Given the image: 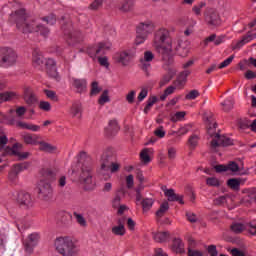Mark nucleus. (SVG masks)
<instances>
[{
	"instance_id": "obj_1",
	"label": "nucleus",
	"mask_w": 256,
	"mask_h": 256,
	"mask_svg": "<svg viewBox=\"0 0 256 256\" xmlns=\"http://www.w3.org/2000/svg\"><path fill=\"white\" fill-rule=\"evenodd\" d=\"M170 31L167 28H160L154 34V47L163 55V57H169L176 51L180 57H187L189 55V41L179 40L177 45L170 38Z\"/></svg>"
},
{
	"instance_id": "obj_2",
	"label": "nucleus",
	"mask_w": 256,
	"mask_h": 256,
	"mask_svg": "<svg viewBox=\"0 0 256 256\" xmlns=\"http://www.w3.org/2000/svg\"><path fill=\"white\" fill-rule=\"evenodd\" d=\"M54 249L61 256L79 255V245L69 236H59L54 240Z\"/></svg>"
},
{
	"instance_id": "obj_3",
	"label": "nucleus",
	"mask_w": 256,
	"mask_h": 256,
	"mask_svg": "<svg viewBox=\"0 0 256 256\" xmlns=\"http://www.w3.org/2000/svg\"><path fill=\"white\" fill-rule=\"evenodd\" d=\"M17 29L22 33H40L43 37H47L49 35V29L45 28V26H39L35 20L31 18H27L25 16H21L17 19L16 22Z\"/></svg>"
},
{
	"instance_id": "obj_4",
	"label": "nucleus",
	"mask_w": 256,
	"mask_h": 256,
	"mask_svg": "<svg viewBox=\"0 0 256 256\" xmlns=\"http://www.w3.org/2000/svg\"><path fill=\"white\" fill-rule=\"evenodd\" d=\"M93 168L91 164H82L79 176V183L85 191H93L97 187L95 179H93Z\"/></svg>"
},
{
	"instance_id": "obj_5",
	"label": "nucleus",
	"mask_w": 256,
	"mask_h": 256,
	"mask_svg": "<svg viewBox=\"0 0 256 256\" xmlns=\"http://www.w3.org/2000/svg\"><path fill=\"white\" fill-rule=\"evenodd\" d=\"M17 52L11 48H0V67H13L17 63Z\"/></svg>"
},
{
	"instance_id": "obj_6",
	"label": "nucleus",
	"mask_w": 256,
	"mask_h": 256,
	"mask_svg": "<svg viewBox=\"0 0 256 256\" xmlns=\"http://www.w3.org/2000/svg\"><path fill=\"white\" fill-rule=\"evenodd\" d=\"M36 193L40 199L49 201L53 197V186L51 183L41 180L36 186Z\"/></svg>"
},
{
	"instance_id": "obj_7",
	"label": "nucleus",
	"mask_w": 256,
	"mask_h": 256,
	"mask_svg": "<svg viewBox=\"0 0 256 256\" xmlns=\"http://www.w3.org/2000/svg\"><path fill=\"white\" fill-rule=\"evenodd\" d=\"M111 47H113L111 41H101L96 46L88 48V55H90L92 59H95L97 55H105L107 51H111Z\"/></svg>"
},
{
	"instance_id": "obj_8",
	"label": "nucleus",
	"mask_w": 256,
	"mask_h": 256,
	"mask_svg": "<svg viewBox=\"0 0 256 256\" xmlns=\"http://www.w3.org/2000/svg\"><path fill=\"white\" fill-rule=\"evenodd\" d=\"M204 19L209 27H219L221 25V16H219V12L214 8H206Z\"/></svg>"
},
{
	"instance_id": "obj_9",
	"label": "nucleus",
	"mask_w": 256,
	"mask_h": 256,
	"mask_svg": "<svg viewBox=\"0 0 256 256\" xmlns=\"http://www.w3.org/2000/svg\"><path fill=\"white\" fill-rule=\"evenodd\" d=\"M135 57V53L130 50H124L120 52H116L113 56V59L116 63L123 65V67H127L133 58Z\"/></svg>"
},
{
	"instance_id": "obj_10",
	"label": "nucleus",
	"mask_w": 256,
	"mask_h": 256,
	"mask_svg": "<svg viewBox=\"0 0 256 256\" xmlns=\"http://www.w3.org/2000/svg\"><path fill=\"white\" fill-rule=\"evenodd\" d=\"M204 121L207 127V133L210 135L212 141L215 139L219 133L216 132L217 122H215V118L213 117V113L208 112L204 114Z\"/></svg>"
},
{
	"instance_id": "obj_11",
	"label": "nucleus",
	"mask_w": 256,
	"mask_h": 256,
	"mask_svg": "<svg viewBox=\"0 0 256 256\" xmlns=\"http://www.w3.org/2000/svg\"><path fill=\"white\" fill-rule=\"evenodd\" d=\"M210 145L211 149H213V151H216L217 147H229L233 145V140H231L227 136H221L216 134L215 139L211 141Z\"/></svg>"
},
{
	"instance_id": "obj_12",
	"label": "nucleus",
	"mask_w": 256,
	"mask_h": 256,
	"mask_svg": "<svg viewBox=\"0 0 256 256\" xmlns=\"http://www.w3.org/2000/svg\"><path fill=\"white\" fill-rule=\"evenodd\" d=\"M71 87L76 91V93H85L87 91V80L85 78H71Z\"/></svg>"
},
{
	"instance_id": "obj_13",
	"label": "nucleus",
	"mask_w": 256,
	"mask_h": 256,
	"mask_svg": "<svg viewBox=\"0 0 256 256\" xmlns=\"http://www.w3.org/2000/svg\"><path fill=\"white\" fill-rule=\"evenodd\" d=\"M39 243V233L35 232L28 236V238L23 242L24 249L27 253H31L33 248Z\"/></svg>"
},
{
	"instance_id": "obj_14",
	"label": "nucleus",
	"mask_w": 256,
	"mask_h": 256,
	"mask_svg": "<svg viewBox=\"0 0 256 256\" xmlns=\"http://www.w3.org/2000/svg\"><path fill=\"white\" fill-rule=\"evenodd\" d=\"M256 39V33L248 32L247 35L243 36L241 40L234 41L232 43V49L235 51L236 49H241L247 43H251V41Z\"/></svg>"
},
{
	"instance_id": "obj_15",
	"label": "nucleus",
	"mask_w": 256,
	"mask_h": 256,
	"mask_svg": "<svg viewBox=\"0 0 256 256\" xmlns=\"http://www.w3.org/2000/svg\"><path fill=\"white\" fill-rule=\"evenodd\" d=\"M155 29V25L151 21H145L141 22L137 26V33H140V35H146V37H149L151 33H153Z\"/></svg>"
},
{
	"instance_id": "obj_16",
	"label": "nucleus",
	"mask_w": 256,
	"mask_h": 256,
	"mask_svg": "<svg viewBox=\"0 0 256 256\" xmlns=\"http://www.w3.org/2000/svg\"><path fill=\"white\" fill-rule=\"evenodd\" d=\"M155 59V55H153V52L146 51L144 52L143 58L140 59V65L141 69L147 73L149 71V68L151 67V61Z\"/></svg>"
},
{
	"instance_id": "obj_17",
	"label": "nucleus",
	"mask_w": 256,
	"mask_h": 256,
	"mask_svg": "<svg viewBox=\"0 0 256 256\" xmlns=\"http://www.w3.org/2000/svg\"><path fill=\"white\" fill-rule=\"evenodd\" d=\"M111 231L113 235L123 237L127 233V230L125 229V218H119L117 220V225L113 226Z\"/></svg>"
},
{
	"instance_id": "obj_18",
	"label": "nucleus",
	"mask_w": 256,
	"mask_h": 256,
	"mask_svg": "<svg viewBox=\"0 0 256 256\" xmlns=\"http://www.w3.org/2000/svg\"><path fill=\"white\" fill-rule=\"evenodd\" d=\"M188 241V256H203V251L196 249L197 248V241L193 239V237L189 236L187 238Z\"/></svg>"
},
{
	"instance_id": "obj_19",
	"label": "nucleus",
	"mask_w": 256,
	"mask_h": 256,
	"mask_svg": "<svg viewBox=\"0 0 256 256\" xmlns=\"http://www.w3.org/2000/svg\"><path fill=\"white\" fill-rule=\"evenodd\" d=\"M214 169L216 170L217 173H223L225 171L237 173V171H239V165L235 162H230L228 165H216Z\"/></svg>"
},
{
	"instance_id": "obj_20",
	"label": "nucleus",
	"mask_w": 256,
	"mask_h": 256,
	"mask_svg": "<svg viewBox=\"0 0 256 256\" xmlns=\"http://www.w3.org/2000/svg\"><path fill=\"white\" fill-rule=\"evenodd\" d=\"M28 168H29V164L26 162L14 165L12 171L9 173V179L13 181L17 177V175L21 173V171H25V169H28Z\"/></svg>"
},
{
	"instance_id": "obj_21",
	"label": "nucleus",
	"mask_w": 256,
	"mask_h": 256,
	"mask_svg": "<svg viewBox=\"0 0 256 256\" xmlns=\"http://www.w3.org/2000/svg\"><path fill=\"white\" fill-rule=\"evenodd\" d=\"M22 138L24 143H26V145H39L41 136L27 133V134H24Z\"/></svg>"
},
{
	"instance_id": "obj_22",
	"label": "nucleus",
	"mask_w": 256,
	"mask_h": 256,
	"mask_svg": "<svg viewBox=\"0 0 256 256\" xmlns=\"http://www.w3.org/2000/svg\"><path fill=\"white\" fill-rule=\"evenodd\" d=\"M171 249L174 253H185V243L181 238H176L172 242Z\"/></svg>"
},
{
	"instance_id": "obj_23",
	"label": "nucleus",
	"mask_w": 256,
	"mask_h": 256,
	"mask_svg": "<svg viewBox=\"0 0 256 256\" xmlns=\"http://www.w3.org/2000/svg\"><path fill=\"white\" fill-rule=\"evenodd\" d=\"M24 101H26L28 105H33V103L37 101V96L29 87L24 88Z\"/></svg>"
},
{
	"instance_id": "obj_24",
	"label": "nucleus",
	"mask_w": 256,
	"mask_h": 256,
	"mask_svg": "<svg viewBox=\"0 0 256 256\" xmlns=\"http://www.w3.org/2000/svg\"><path fill=\"white\" fill-rule=\"evenodd\" d=\"M16 126L19 127L20 129H27L28 131H33L34 133L41 131V126L31 124V123H26L23 121H18L16 123Z\"/></svg>"
},
{
	"instance_id": "obj_25",
	"label": "nucleus",
	"mask_w": 256,
	"mask_h": 256,
	"mask_svg": "<svg viewBox=\"0 0 256 256\" xmlns=\"http://www.w3.org/2000/svg\"><path fill=\"white\" fill-rule=\"evenodd\" d=\"M13 99H19V94L17 92L6 91V92L0 93V103L13 101Z\"/></svg>"
},
{
	"instance_id": "obj_26",
	"label": "nucleus",
	"mask_w": 256,
	"mask_h": 256,
	"mask_svg": "<svg viewBox=\"0 0 256 256\" xmlns=\"http://www.w3.org/2000/svg\"><path fill=\"white\" fill-rule=\"evenodd\" d=\"M152 237L156 243H165L171 237L169 232H153Z\"/></svg>"
},
{
	"instance_id": "obj_27",
	"label": "nucleus",
	"mask_w": 256,
	"mask_h": 256,
	"mask_svg": "<svg viewBox=\"0 0 256 256\" xmlns=\"http://www.w3.org/2000/svg\"><path fill=\"white\" fill-rule=\"evenodd\" d=\"M190 75L191 70H183L182 72H180L176 80V85L178 87L185 85L187 83V77H189Z\"/></svg>"
},
{
	"instance_id": "obj_28",
	"label": "nucleus",
	"mask_w": 256,
	"mask_h": 256,
	"mask_svg": "<svg viewBox=\"0 0 256 256\" xmlns=\"http://www.w3.org/2000/svg\"><path fill=\"white\" fill-rule=\"evenodd\" d=\"M18 201L20 205H25L26 207H31V205H33V198H31V194L29 193L20 194Z\"/></svg>"
},
{
	"instance_id": "obj_29",
	"label": "nucleus",
	"mask_w": 256,
	"mask_h": 256,
	"mask_svg": "<svg viewBox=\"0 0 256 256\" xmlns=\"http://www.w3.org/2000/svg\"><path fill=\"white\" fill-rule=\"evenodd\" d=\"M38 145H39V150L43 151L44 153H53L54 151H57V147L45 141L40 140V142H38Z\"/></svg>"
},
{
	"instance_id": "obj_30",
	"label": "nucleus",
	"mask_w": 256,
	"mask_h": 256,
	"mask_svg": "<svg viewBox=\"0 0 256 256\" xmlns=\"http://www.w3.org/2000/svg\"><path fill=\"white\" fill-rule=\"evenodd\" d=\"M135 7V0H123L119 6L120 11L127 13Z\"/></svg>"
},
{
	"instance_id": "obj_31",
	"label": "nucleus",
	"mask_w": 256,
	"mask_h": 256,
	"mask_svg": "<svg viewBox=\"0 0 256 256\" xmlns=\"http://www.w3.org/2000/svg\"><path fill=\"white\" fill-rule=\"evenodd\" d=\"M205 7H207V3H205V2H200L198 4H195L192 7V13L196 17H201V15H203V9H205Z\"/></svg>"
},
{
	"instance_id": "obj_32",
	"label": "nucleus",
	"mask_w": 256,
	"mask_h": 256,
	"mask_svg": "<svg viewBox=\"0 0 256 256\" xmlns=\"http://www.w3.org/2000/svg\"><path fill=\"white\" fill-rule=\"evenodd\" d=\"M155 204V200L153 198H145L142 200L141 205L144 213H147V211H151V208Z\"/></svg>"
},
{
	"instance_id": "obj_33",
	"label": "nucleus",
	"mask_w": 256,
	"mask_h": 256,
	"mask_svg": "<svg viewBox=\"0 0 256 256\" xmlns=\"http://www.w3.org/2000/svg\"><path fill=\"white\" fill-rule=\"evenodd\" d=\"M162 189H163L164 195H165V197H167L168 201H171V202L178 201L179 195L175 194V190L166 189L165 187Z\"/></svg>"
},
{
	"instance_id": "obj_34",
	"label": "nucleus",
	"mask_w": 256,
	"mask_h": 256,
	"mask_svg": "<svg viewBox=\"0 0 256 256\" xmlns=\"http://www.w3.org/2000/svg\"><path fill=\"white\" fill-rule=\"evenodd\" d=\"M70 115L73 118L81 119V106L79 104H73L70 108Z\"/></svg>"
},
{
	"instance_id": "obj_35",
	"label": "nucleus",
	"mask_w": 256,
	"mask_h": 256,
	"mask_svg": "<svg viewBox=\"0 0 256 256\" xmlns=\"http://www.w3.org/2000/svg\"><path fill=\"white\" fill-rule=\"evenodd\" d=\"M17 147H19V144H14L12 147V153L13 155H15L16 157H18V159H28L29 158V152H19V150H17Z\"/></svg>"
},
{
	"instance_id": "obj_36",
	"label": "nucleus",
	"mask_w": 256,
	"mask_h": 256,
	"mask_svg": "<svg viewBox=\"0 0 256 256\" xmlns=\"http://www.w3.org/2000/svg\"><path fill=\"white\" fill-rule=\"evenodd\" d=\"M168 211H169V202H163L160 205V208L158 209V211L156 212V217L161 219V217H164L165 213H167Z\"/></svg>"
},
{
	"instance_id": "obj_37",
	"label": "nucleus",
	"mask_w": 256,
	"mask_h": 256,
	"mask_svg": "<svg viewBox=\"0 0 256 256\" xmlns=\"http://www.w3.org/2000/svg\"><path fill=\"white\" fill-rule=\"evenodd\" d=\"M227 185L230 189L234 191H239V187H241V179L232 178L227 181Z\"/></svg>"
},
{
	"instance_id": "obj_38",
	"label": "nucleus",
	"mask_w": 256,
	"mask_h": 256,
	"mask_svg": "<svg viewBox=\"0 0 256 256\" xmlns=\"http://www.w3.org/2000/svg\"><path fill=\"white\" fill-rule=\"evenodd\" d=\"M149 153H151V149L145 148L144 150L141 151L140 153V159L142 163H151V157L149 156Z\"/></svg>"
},
{
	"instance_id": "obj_39",
	"label": "nucleus",
	"mask_w": 256,
	"mask_h": 256,
	"mask_svg": "<svg viewBox=\"0 0 256 256\" xmlns=\"http://www.w3.org/2000/svg\"><path fill=\"white\" fill-rule=\"evenodd\" d=\"M111 163H113V160L111 159V157H109L107 155L102 156L101 169H103L104 171H107V169H109V166L111 165Z\"/></svg>"
},
{
	"instance_id": "obj_40",
	"label": "nucleus",
	"mask_w": 256,
	"mask_h": 256,
	"mask_svg": "<svg viewBox=\"0 0 256 256\" xmlns=\"http://www.w3.org/2000/svg\"><path fill=\"white\" fill-rule=\"evenodd\" d=\"M233 105H235V100H233V98H228L222 102V107L224 111H231Z\"/></svg>"
},
{
	"instance_id": "obj_41",
	"label": "nucleus",
	"mask_w": 256,
	"mask_h": 256,
	"mask_svg": "<svg viewBox=\"0 0 256 256\" xmlns=\"http://www.w3.org/2000/svg\"><path fill=\"white\" fill-rule=\"evenodd\" d=\"M74 217L80 227H87V220H85V217H83L82 214L74 212Z\"/></svg>"
},
{
	"instance_id": "obj_42",
	"label": "nucleus",
	"mask_w": 256,
	"mask_h": 256,
	"mask_svg": "<svg viewBox=\"0 0 256 256\" xmlns=\"http://www.w3.org/2000/svg\"><path fill=\"white\" fill-rule=\"evenodd\" d=\"M118 130L119 124L117 123V120H110L107 127V131H109L110 133H115Z\"/></svg>"
},
{
	"instance_id": "obj_43",
	"label": "nucleus",
	"mask_w": 256,
	"mask_h": 256,
	"mask_svg": "<svg viewBox=\"0 0 256 256\" xmlns=\"http://www.w3.org/2000/svg\"><path fill=\"white\" fill-rule=\"evenodd\" d=\"M188 144L190 145L191 149H195L197 145L199 144V136L196 134H193L188 139Z\"/></svg>"
},
{
	"instance_id": "obj_44",
	"label": "nucleus",
	"mask_w": 256,
	"mask_h": 256,
	"mask_svg": "<svg viewBox=\"0 0 256 256\" xmlns=\"http://www.w3.org/2000/svg\"><path fill=\"white\" fill-rule=\"evenodd\" d=\"M244 229H245V225L241 223H234L231 225V231H233V233H236V234L243 233Z\"/></svg>"
},
{
	"instance_id": "obj_45",
	"label": "nucleus",
	"mask_w": 256,
	"mask_h": 256,
	"mask_svg": "<svg viewBox=\"0 0 256 256\" xmlns=\"http://www.w3.org/2000/svg\"><path fill=\"white\" fill-rule=\"evenodd\" d=\"M206 185H208V187H219V185H221V183L219 182L218 178L209 177L206 179Z\"/></svg>"
},
{
	"instance_id": "obj_46",
	"label": "nucleus",
	"mask_w": 256,
	"mask_h": 256,
	"mask_svg": "<svg viewBox=\"0 0 256 256\" xmlns=\"http://www.w3.org/2000/svg\"><path fill=\"white\" fill-rule=\"evenodd\" d=\"M32 61L35 67H41V65H43V57L41 56V54L34 53Z\"/></svg>"
},
{
	"instance_id": "obj_47",
	"label": "nucleus",
	"mask_w": 256,
	"mask_h": 256,
	"mask_svg": "<svg viewBox=\"0 0 256 256\" xmlns=\"http://www.w3.org/2000/svg\"><path fill=\"white\" fill-rule=\"evenodd\" d=\"M199 95H201V93H199V90L194 89L186 94L185 99H187L188 101H193V100L197 99V97H199Z\"/></svg>"
},
{
	"instance_id": "obj_48",
	"label": "nucleus",
	"mask_w": 256,
	"mask_h": 256,
	"mask_svg": "<svg viewBox=\"0 0 256 256\" xmlns=\"http://www.w3.org/2000/svg\"><path fill=\"white\" fill-rule=\"evenodd\" d=\"M44 93L48 99L51 101L57 102L59 101V97L57 96V93L52 90H44Z\"/></svg>"
},
{
	"instance_id": "obj_49",
	"label": "nucleus",
	"mask_w": 256,
	"mask_h": 256,
	"mask_svg": "<svg viewBox=\"0 0 256 256\" xmlns=\"http://www.w3.org/2000/svg\"><path fill=\"white\" fill-rule=\"evenodd\" d=\"M189 131H191V125H189V124L180 127L177 130L178 137H183V135H187V133H189Z\"/></svg>"
},
{
	"instance_id": "obj_50",
	"label": "nucleus",
	"mask_w": 256,
	"mask_h": 256,
	"mask_svg": "<svg viewBox=\"0 0 256 256\" xmlns=\"http://www.w3.org/2000/svg\"><path fill=\"white\" fill-rule=\"evenodd\" d=\"M233 59H235V55L229 56L226 60L219 64L218 69H225V67H229V65L233 63Z\"/></svg>"
},
{
	"instance_id": "obj_51",
	"label": "nucleus",
	"mask_w": 256,
	"mask_h": 256,
	"mask_svg": "<svg viewBox=\"0 0 256 256\" xmlns=\"http://www.w3.org/2000/svg\"><path fill=\"white\" fill-rule=\"evenodd\" d=\"M185 115H187L185 111L176 112L171 119L172 121L177 123V121H183V119H185Z\"/></svg>"
},
{
	"instance_id": "obj_52",
	"label": "nucleus",
	"mask_w": 256,
	"mask_h": 256,
	"mask_svg": "<svg viewBox=\"0 0 256 256\" xmlns=\"http://www.w3.org/2000/svg\"><path fill=\"white\" fill-rule=\"evenodd\" d=\"M149 36L141 33H137L136 39H135V44L136 45H142L145 41H147Z\"/></svg>"
},
{
	"instance_id": "obj_53",
	"label": "nucleus",
	"mask_w": 256,
	"mask_h": 256,
	"mask_svg": "<svg viewBox=\"0 0 256 256\" xmlns=\"http://www.w3.org/2000/svg\"><path fill=\"white\" fill-rule=\"evenodd\" d=\"M110 99H109V92L104 91L102 93V95L100 96L98 103L99 105H105V103H109Z\"/></svg>"
},
{
	"instance_id": "obj_54",
	"label": "nucleus",
	"mask_w": 256,
	"mask_h": 256,
	"mask_svg": "<svg viewBox=\"0 0 256 256\" xmlns=\"http://www.w3.org/2000/svg\"><path fill=\"white\" fill-rule=\"evenodd\" d=\"M56 65H57V63L55 62V60L53 58H48L45 61V66L48 71L51 69H52V71H55Z\"/></svg>"
},
{
	"instance_id": "obj_55",
	"label": "nucleus",
	"mask_w": 256,
	"mask_h": 256,
	"mask_svg": "<svg viewBox=\"0 0 256 256\" xmlns=\"http://www.w3.org/2000/svg\"><path fill=\"white\" fill-rule=\"evenodd\" d=\"M147 95H149V89L147 87H142L140 93L138 94V101H144Z\"/></svg>"
},
{
	"instance_id": "obj_56",
	"label": "nucleus",
	"mask_w": 256,
	"mask_h": 256,
	"mask_svg": "<svg viewBox=\"0 0 256 256\" xmlns=\"http://www.w3.org/2000/svg\"><path fill=\"white\" fill-rule=\"evenodd\" d=\"M39 109H41V111L49 112L51 111V103H49L48 101H40Z\"/></svg>"
},
{
	"instance_id": "obj_57",
	"label": "nucleus",
	"mask_w": 256,
	"mask_h": 256,
	"mask_svg": "<svg viewBox=\"0 0 256 256\" xmlns=\"http://www.w3.org/2000/svg\"><path fill=\"white\" fill-rule=\"evenodd\" d=\"M98 63L101 65V67L109 69V58H107V56L98 57Z\"/></svg>"
},
{
	"instance_id": "obj_58",
	"label": "nucleus",
	"mask_w": 256,
	"mask_h": 256,
	"mask_svg": "<svg viewBox=\"0 0 256 256\" xmlns=\"http://www.w3.org/2000/svg\"><path fill=\"white\" fill-rule=\"evenodd\" d=\"M99 93H101V89L99 87V83L93 82L90 95H92V96L93 95H99Z\"/></svg>"
},
{
	"instance_id": "obj_59",
	"label": "nucleus",
	"mask_w": 256,
	"mask_h": 256,
	"mask_svg": "<svg viewBox=\"0 0 256 256\" xmlns=\"http://www.w3.org/2000/svg\"><path fill=\"white\" fill-rule=\"evenodd\" d=\"M108 169L110 170L111 173H117V171L121 169V164H119V162H111Z\"/></svg>"
},
{
	"instance_id": "obj_60",
	"label": "nucleus",
	"mask_w": 256,
	"mask_h": 256,
	"mask_svg": "<svg viewBox=\"0 0 256 256\" xmlns=\"http://www.w3.org/2000/svg\"><path fill=\"white\" fill-rule=\"evenodd\" d=\"M134 185H135V179L133 175L130 174L126 177V187L127 189H133Z\"/></svg>"
},
{
	"instance_id": "obj_61",
	"label": "nucleus",
	"mask_w": 256,
	"mask_h": 256,
	"mask_svg": "<svg viewBox=\"0 0 256 256\" xmlns=\"http://www.w3.org/2000/svg\"><path fill=\"white\" fill-rule=\"evenodd\" d=\"M137 95V92L135 90H131L127 95H126V101L127 103H134L135 102V96Z\"/></svg>"
},
{
	"instance_id": "obj_62",
	"label": "nucleus",
	"mask_w": 256,
	"mask_h": 256,
	"mask_svg": "<svg viewBox=\"0 0 256 256\" xmlns=\"http://www.w3.org/2000/svg\"><path fill=\"white\" fill-rule=\"evenodd\" d=\"M165 129L163 128V126L158 127L155 131H154V135H156V137H159V139H163V137H165Z\"/></svg>"
},
{
	"instance_id": "obj_63",
	"label": "nucleus",
	"mask_w": 256,
	"mask_h": 256,
	"mask_svg": "<svg viewBox=\"0 0 256 256\" xmlns=\"http://www.w3.org/2000/svg\"><path fill=\"white\" fill-rule=\"evenodd\" d=\"M186 217L190 223H197V221H199V218H197V215L193 212H187Z\"/></svg>"
},
{
	"instance_id": "obj_64",
	"label": "nucleus",
	"mask_w": 256,
	"mask_h": 256,
	"mask_svg": "<svg viewBox=\"0 0 256 256\" xmlns=\"http://www.w3.org/2000/svg\"><path fill=\"white\" fill-rule=\"evenodd\" d=\"M177 157V149L175 147L168 148V159L173 161Z\"/></svg>"
}]
</instances>
